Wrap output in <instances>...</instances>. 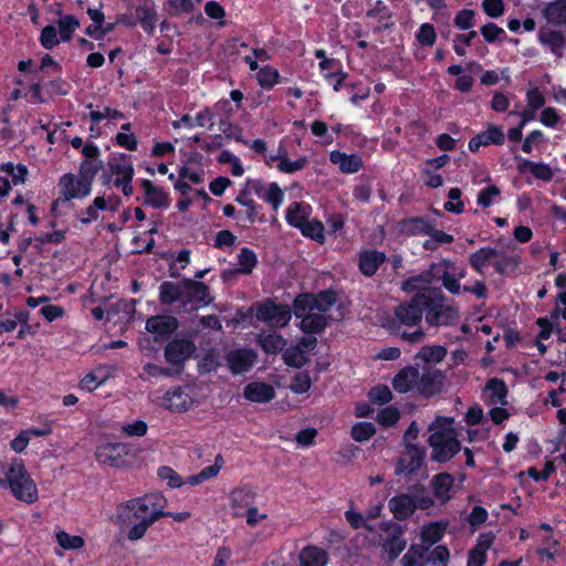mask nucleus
<instances>
[{"mask_svg":"<svg viewBox=\"0 0 566 566\" xmlns=\"http://www.w3.org/2000/svg\"><path fill=\"white\" fill-rule=\"evenodd\" d=\"M514 158L520 160L517 164V170L520 174H525L530 170V172L538 180L547 182L553 179L554 171L548 164L535 163L526 158H521L520 156H515Z\"/></svg>","mask_w":566,"mask_h":566,"instance_id":"nucleus-30","label":"nucleus"},{"mask_svg":"<svg viewBox=\"0 0 566 566\" xmlns=\"http://www.w3.org/2000/svg\"><path fill=\"white\" fill-rule=\"evenodd\" d=\"M108 171L114 176V182L124 181V179H134L135 170L133 166V156L126 153H113L107 161Z\"/></svg>","mask_w":566,"mask_h":566,"instance_id":"nucleus-18","label":"nucleus"},{"mask_svg":"<svg viewBox=\"0 0 566 566\" xmlns=\"http://www.w3.org/2000/svg\"><path fill=\"white\" fill-rule=\"evenodd\" d=\"M462 191L458 187L450 188L448 192V201L443 208L446 211L454 214H461L464 211V202L461 201Z\"/></svg>","mask_w":566,"mask_h":566,"instance_id":"nucleus-58","label":"nucleus"},{"mask_svg":"<svg viewBox=\"0 0 566 566\" xmlns=\"http://www.w3.org/2000/svg\"><path fill=\"white\" fill-rule=\"evenodd\" d=\"M505 143V135L501 126L490 124L486 130L476 134L469 140V150L472 153L479 151L481 147L496 145L501 146Z\"/></svg>","mask_w":566,"mask_h":566,"instance_id":"nucleus-23","label":"nucleus"},{"mask_svg":"<svg viewBox=\"0 0 566 566\" xmlns=\"http://www.w3.org/2000/svg\"><path fill=\"white\" fill-rule=\"evenodd\" d=\"M56 541L59 545L64 549H80L84 546L85 541L82 536L70 535L65 531H60L56 534Z\"/></svg>","mask_w":566,"mask_h":566,"instance_id":"nucleus-60","label":"nucleus"},{"mask_svg":"<svg viewBox=\"0 0 566 566\" xmlns=\"http://www.w3.org/2000/svg\"><path fill=\"white\" fill-rule=\"evenodd\" d=\"M145 327L151 334L166 337L178 329L179 323L172 315H155L146 321Z\"/></svg>","mask_w":566,"mask_h":566,"instance_id":"nucleus-26","label":"nucleus"},{"mask_svg":"<svg viewBox=\"0 0 566 566\" xmlns=\"http://www.w3.org/2000/svg\"><path fill=\"white\" fill-rule=\"evenodd\" d=\"M446 295L439 287L424 289L422 310L426 323L432 327L451 326L459 318V311L452 305L444 304Z\"/></svg>","mask_w":566,"mask_h":566,"instance_id":"nucleus-3","label":"nucleus"},{"mask_svg":"<svg viewBox=\"0 0 566 566\" xmlns=\"http://www.w3.org/2000/svg\"><path fill=\"white\" fill-rule=\"evenodd\" d=\"M282 358L289 367L301 368L308 358L300 346H291L283 352Z\"/></svg>","mask_w":566,"mask_h":566,"instance_id":"nucleus-50","label":"nucleus"},{"mask_svg":"<svg viewBox=\"0 0 566 566\" xmlns=\"http://www.w3.org/2000/svg\"><path fill=\"white\" fill-rule=\"evenodd\" d=\"M214 297L210 293V287L201 281L184 277L182 304L186 312L197 311L207 307L213 302Z\"/></svg>","mask_w":566,"mask_h":566,"instance_id":"nucleus-8","label":"nucleus"},{"mask_svg":"<svg viewBox=\"0 0 566 566\" xmlns=\"http://www.w3.org/2000/svg\"><path fill=\"white\" fill-rule=\"evenodd\" d=\"M446 375L440 369L423 367L422 374L419 373L417 391L424 398H431L442 392Z\"/></svg>","mask_w":566,"mask_h":566,"instance_id":"nucleus-13","label":"nucleus"},{"mask_svg":"<svg viewBox=\"0 0 566 566\" xmlns=\"http://www.w3.org/2000/svg\"><path fill=\"white\" fill-rule=\"evenodd\" d=\"M480 32L488 43H495L497 41H503L507 38L504 29L499 27L494 22H488L481 27Z\"/></svg>","mask_w":566,"mask_h":566,"instance_id":"nucleus-57","label":"nucleus"},{"mask_svg":"<svg viewBox=\"0 0 566 566\" xmlns=\"http://www.w3.org/2000/svg\"><path fill=\"white\" fill-rule=\"evenodd\" d=\"M376 433V427L373 422L360 421L350 429L352 439L356 442H365Z\"/></svg>","mask_w":566,"mask_h":566,"instance_id":"nucleus-52","label":"nucleus"},{"mask_svg":"<svg viewBox=\"0 0 566 566\" xmlns=\"http://www.w3.org/2000/svg\"><path fill=\"white\" fill-rule=\"evenodd\" d=\"M447 356V348L442 345H424L418 352L416 358L424 364H438Z\"/></svg>","mask_w":566,"mask_h":566,"instance_id":"nucleus-42","label":"nucleus"},{"mask_svg":"<svg viewBox=\"0 0 566 566\" xmlns=\"http://www.w3.org/2000/svg\"><path fill=\"white\" fill-rule=\"evenodd\" d=\"M135 17L136 21L147 34H154L157 22V12L154 7L147 3L137 6Z\"/></svg>","mask_w":566,"mask_h":566,"instance_id":"nucleus-34","label":"nucleus"},{"mask_svg":"<svg viewBox=\"0 0 566 566\" xmlns=\"http://www.w3.org/2000/svg\"><path fill=\"white\" fill-rule=\"evenodd\" d=\"M538 41L542 45L547 46L557 57L563 56L565 36L560 31L541 28Z\"/></svg>","mask_w":566,"mask_h":566,"instance_id":"nucleus-31","label":"nucleus"},{"mask_svg":"<svg viewBox=\"0 0 566 566\" xmlns=\"http://www.w3.org/2000/svg\"><path fill=\"white\" fill-rule=\"evenodd\" d=\"M412 493H399L388 501V506L397 521L410 518L417 510L428 511L434 506V500L428 495L421 483L411 486Z\"/></svg>","mask_w":566,"mask_h":566,"instance_id":"nucleus-2","label":"nucleus"},{"mask_svg":"<svg viewBox=\"0 0 566 566\" xmlns=\"http://www.w3.org/2000/svg\"><path fill=\"white\" fill-rule=\"evenodd\" d=\"M386 261L387 255L385 252L376 249H363L358 253L357 265L364 276L371 277Z\"/></svg>","mask_w":566,"mask_h":566,"instance_id":"nucleus-22","label":"nucleus"},{"mask_svg":"<svg viewBox=\"0 0 566 566\" xmlns=\"http://www.w3.org/2000/svg\"><path fill=\"white\" fill-rule=\"evenodd\" d=\"M59 35L61 42L71 41L74 31L80 27V21L75 15L66 14L57 20Z\"/></svg>","mask_w":566,"mask_h":566,"instance_id":"nucleus-47","label":"nucleus"},{"mask_svg":"<svg viewBox=\"0 0 566 566\" xmlns=\"http://www.w3.org/2000/svg\"><path fill=\"white\" fill-rule=\"evenodd\" d=\"M169 275L174 279H180L179 282L164 281L159 285V302L163 305H174L177 302L182 304V289H184V277L175 266L169 268Z\"/></svg>","mask_w":566,"mask_h":566,"instance_id":"nucleus-19","label":"nucleus"},{"mask_svg":"<svg viewBox=\"0 0 566 566\" xmlns=\"http://www.w3.org/2000/svg\"><path fill=\"white\" fill-rule=\"evenodd\" d=\"M283 157L281 158V161L277 164V170L284 174H294L296 171H300L306 167L308 164V159L306 156H302L297 158L296 160H290L286 156V149H283Z\"/></svg>","mask_w":566,"mask_h":566,"instance_id":"nucleus-53","label":"nucleus"},{"mask_svg":"<svg viewBox=\"0 0 566 566\" xmlns=\"http://www.w3.org/2000/svg\"><path fill=\"white\" fill-rule=\"evenodd\" d=\"M244 208H247V211L242 214L241 221H248L251 224L255 222L264 223L266 221L265 214L262 212V206L255 200H251Z\"/></svg>","mask_w":566,"mask_h":566,"instance_id":"nucleus-59","label":"nucleus"},{"mask_svg":"<svg viewBox=\"0 0 566 566\" xmlns=\"http://www.w3.org/2000/svg\"><path fill=\"white\" fill-rule=\"evenodd\" d=\"M450 552L446 545H437L432 551H428L426 556V563L431 566H439L446 564L449 560Z\"/></svg>","mask_w":566,"mask_h":566,"instance_id":"nucleus-63","label":"nucleus"},{"mask_svg":"<svg viewBox=\"0 0 566 566\" xmlns=\"http://www.w3.org/2000/svg\"><path fill=\"white\" fill-rule=\"evenodd\" d=\"M314 293L304 292L295 296L292 313L296 318L314 311Z\"/></svg>","mask_w":566,"mask_h":566,"instance_id":"nucleus-46","label":"nucleus"},{"mask_svg":"<svg viewBox=\"0 0 566 566\" xmlns=\"http://www.w3.org/2000/svg\"><path fill=\"white\" fill-rule=\"evenodd\" d=\"M428 546L422 544H412L408 552L402 557L403 566H418L420 563H426Z\"/></svg>","mask_w":566,"mask_h":566,"instance_id":"nucleus-49","label":"nucleus"},{"mask_svg":"<svg viewBox=\"0 0 566 566\" xmlns=\"http://www.w3.org/2000/svg\"><path fill=\"white\" fill-rule=\"evenodd\" d=\"M457 430H434L428 438L431 447V460L438 463L449 462L461 451V442L458 440Z\"/></svg>","mask_w":566,"mask_h":566,"instance_id":"nucleus-5","label":"nucleus"},{"mask_svg":"<svg viewBox=\"0 0 566 566\" xmlns=\"http://www.w3.org/2000/svg\"><path fill=\"white\" fill-rule=\"evenodd\" d=\"M400 419V411L395 406H388L377 413V422L386 428L395 426Z\"/></svg>","mask_w":566,"mask_h":566,"instance_id":"nucleus-62","label":"nucleus"},{"mask_svg":"<svg viewBox=\"0 0 566 566\" xmlns=\"http://www.w3.org/2000/svg\"><path fill=\"white\" fill-rule=\"evenodd\" d=\"M379 528L387 534L382 551L387 554L388 560L394 562L406 548V541L402 538L403 530L400 524L394 521L381 522Z\"/></svg>","mask_w":566,"mask_h":566,"instance_id":"nucleus-10","label":"nucleus"},{"mask_svg":"<svg viewBox=\"0 0 566 566\" xmlns=\"http://www.w3.org/2000/svg\"><path fill=\"white\" fill-rule=\"evenodd\" d=\"M328 317L322 313H307L300 317V328L303 333L315 335L322 333L328 325Z\"/></svg>","mask_w":566,"mask_h":566,"instance_id":"nucleus-33","label":"nucleus"},{"mask_svg":"<svg viewBox=\"0 0 566 566\" xmlns=\"http://www.w3.org/2000/svg\"><path fill=\"white\" fill-rule=\"evenodd\" d=\"M543 15L552 25L566 24V0H555L545 6Z\"/></svg>","mask_w":566,"mask_h":566,"instance_id":"nucleus-35","label":"nucleus"},{"mask_svg":"<svg viewBox=\"0 0 566 566\" xmlns=\"http://www.w3.org/2000/svg\"><path fill=\"white\" fill-rule=\"evenodd\" d=\"M327 560V553L317 546L308 545L300 553L301 566H325Z\"/></svg>","mask_w":566,"mask_h":566,"instance_id":"nucleus-36","label":"nucleus"},{"mask_svg":"<svg viewBox=\"0 0 566 566\" xmlns=\"http://www.w3.org/2000/svg\"><path fill=\"white\" fill-rule=\"evenodd\" d=\"M494 259L492 266L494 271L502 276H509L514 273L520 264V258L517 255H509L503 251Z\"/></svg>","mask_w":566,"mask_h":566,"instance_id":"nucleus-37","label":"nucleus"},{"mask_svg":"<svg viewBox=\"0 0 566 566\" xmlns=\"http://www.w3.org/2000/svg\"><path fill=\"white\" fill-rule=\"evenodd\" d=\"M432 220L427 216L408 217L399 222L400 231L408 235H428L431 232Z\"/></svg>","mask_w":566,"mask_h":566,"instance_id":"nucleus-29","label":"nucleus"},{"mask_svg":"<svg viewBox=\"0 0 566 566\" xmlns=\"http://www.w3.org/2000/svg\"><path fill=\"white\" fill-rule=\"evenodd\" d=\"M298 230L306 238H310L317 242L324 241V226L321 221L316 219L306 220Z\"/></svg>","mask_w":566,"mask_h":566,"instance_id":"nucleus-55","label":"nucleus"},{"mask_svg":"<svg viewBox=\"0 0 566 566\" xmlns=\"http://www.w3.org/2000/svg\"><path fill=\"white\" fill-rule=\"evenodd\" d=\"M338 294L333 289H327L314 293V307L321 313L328 312L337 302Z\"/></svg>","mask_w":566,"mask_h":566,"instance_id":"nucleus-45","label":"nucleus"},{"mask_svg":"<svg viewBox=\"0 0 566 566\" xmlns=\"http://www.w3.org/2000/svg\"><path fill=\"white\" fill-rule=\"evenodd\" d=\"M245 184L250 188L252 195L270 203L272 209L276 211L284 200V192L277 182H271L265 187L263 179L247 178Z\"/></svg>","mask_w":566,"mask_h":566,"instance_id":"nucleus-12","label":"nucleus"},{"mask_svg":"<svg viewBox=\"0 0 566 566\" xmlns=\"http://www.w3.org/2000/svg\"><path fill=\"white\" fill-rule=\"evenodd\" d=\"M243 397L251 402L264 403L275 397V390L264 381H252L244 387Z\"/></svg>","mask_w":566,"mask_h":566,"instance_id":"nucleus-28","label":"nucleus"},{"mask_svg":"<svg viewBox=\"0 0 566 566\" xmlns=\"http://www.w3.org/2000/svg\"><path fill=\"white\" fill-rule=\"evenodd\" d=\"M0 486H8L12 495L28 504L38 501V488L22 460H14L8 471L6 472L4 479H0Z\"/></svg>","mask_w":566,"mask_h":566,"instance_id":"nucleus-4","label":"nucleus"},{"mask_svg":"<svg viewBox=\"0 0 566 566\" xmlns=\"http://www.w3.org/2000/svg\"><path fill=\"white\" fill-rule=\"evenodd\" d=\"M501 254L500 250L492 247H482L469 255V265L479 274H484V268L492 264V260Z\"/></svg>","mask_w":566,"mask_h":566,"instance_id":"nucleus-32","label":"nucleus"},{"mask_svg":"<svg viewBox=\"0 0 566 566\" xmlns=\"http://www.w3.org/2000/svg\"><path fill=\"white\" fill-rule=\"evenodd\" d=\"M329 160L334 165H338L339 170L343 174H356L363 166L364 161L358 154H346L340 150H332L329 154Z\"/></svg>","mask_w":566,"mask_h":566,"instance_id":"nucleus-27","label":"nucleus"},{"mask_svg":"<svg viewBox=\"0 0 566 566\" xmlns=\"http://www.w3.org/2000/svg\"><path fill=\"white\" fill-rule=\"evenodd\" d=\"M258 84L264 90H272L276 84L283 82L280 72L271 65H263L256 73Z\"/></svg>","mask_w":566,"mask_h":566,"instance_id":"nucleus-41","label":"nucleus"},{"mask_svg":"<svg viewBox=\"0 0 566 566\" xmlns=\"http://www.w3.org/2000/svg\"><path fill=\"white\" fill-rule=\"evenodd\" d=\"M139 185L144 190L143 206L154 209H166L170 206L169 193L149 179H140Z\"/></svg>","mask_w":566,"mask_h":566,"instance_id":"nucleus-21","label":"nucleus"},{"mask_svg":"<svg viewBox=\"0 0 566 566\" xmlns=\"http://www.w3.org/2000/svg\"><path fill=\"white\" fill-rule=\"evenodd\" d=\"M164 514L165 511L158 509L148 496L130 499L116 509L117 522L129 527L127 538L132 542L142 539L147 530L164 517Z\"/></svg>","mask_w":566,"mask_h":566,"instance_id":"nucleus-1","label":"nucleus"},{"mask_svg":"<svg viewBox=\"0 0 566 566\" xmlns=\"http://www.w3.org/2000/svg\"><path fill=\"white\" fill-rule=\"evenodd\" d=\"M83 179L77 177L76 175L72 172L64 174L60 180H59V187H60V199L62 201L67 202L73 199H84L88 197L92 192V185H88V188L86 190V187H82Z\"/></svg>","mask_w":566,"mask_h":566,"instance_id":"nucleus-17","label":"nucleus"},{"mask_svg":"<svg viewBox=\"0 0 566 566\" xmlns=\"http://www.w3.org/2000/svg\"><path fill=\"white\" fill-rule=\"evenodd\" d=\"M426 451L418 444H407L405 451L398 460L395 473L400 475H411L420 470L424 462Z\"/></svg>","mask_w":566,"mask_h":566,"instance_id":"nucleus-15","label":"nucleus"},{"mask_svg":"<svg viewBox=\"0 0 566 566\" xmlns=\"http://www.w3.org/2000/svg\"><path fill=\"white\" fill-rule=\"evenodd\" d=\"M370 402L382 406L392 399V394L387 385L374 386L368 392Z\"/></svg>","mask_w":566,"mask_h":566,"instance_id":"nucleus-61","label":"nucleus"},{"mask_svg":"<svg viewBox=\"0 0 566 566\" xmlns=\"http://www.w3.org/2000/svg\"><path fill=\"white\" fill-rule=\"evenodd\" d=\"M485 389L491 392L492 401H500L505 403L504 399L507 396V386L501 378L493 377L486 381Z\"/></svg>","mask_w":566,"mask_h":566,"instance_id":"nucleus-54","label":"nucleus"},{"mask_svg":"<svg viewBox=\"0 0 566 566\" xmlns=\"http://www.w3.org/2000/svg\"><path fill=\"white\" fill-rule=\"evenodd\" d=\"M430 488L434 499L440 505L448 504L454 496V476L449 472L434 474L430 481Z\"/></svg>","mask_w":566,"mask_h":566,"instance_id":"nucleus-20","label":"nucleus"},{"mask_svg":"<svg viewBox=\"0 0 566 566\" xmlns=\"http://www.w3.org/2000/svg\"><path fill=\"white\" fill-rule=\"evenodd\" d=\"M98 463L120 469L130 465L135 459L132 446L123 442L99 444L95 451Z\"/></svg>","mask_w":566,"mask_h":566,"instance_id":"nucleus-6","label":"nucleus"},{"mask_svg":"<svg viewBox=\"0 0 566 566\" xmlns=\"http://www.w3.org/2000/svg\"><path fill=\"white\" fill-rule=\"evenodd\" d=\"M451 271H457L455 262L449 259H442L439 263L430 265V273L432 279L441 280L443 287L452 295H459L463 287L460 284L459 277L451 274Z\"/></svg>","mask_w":566,"mask_h":566,"instance_id":"nucleus-11","label":"nucleus"},{"mask_svg":"<svg viewBox=\"0 0 566 566\" xmlns=\"http://www.w3.org/2000/svg\"><path fill=\"white\" fill-rule=\"evenodd\" d=\"M238 266L235 271L242 275H249L258 265V255L251 248L244 247L238 253Z\"/></svg>","mask_w":566,"mask_h":566,"instance_id":"nucleus-39","label":"nucleus"},{"mask_svg":"<svg viewBox=\"0 0 566 566\" xmlns=\"http://www.w3.org/2000/svg\"><path fill=\"white\" fill-rule=\"evenodd\" d=\"M475 11L472 9H461L455 13L453 18V24L461 31H471L475 25Z\"/></svg>","mask_w":566,"mask_h":566,"instance_id":"nucleus-56","label":"nucleus"},{"mask_svg":"<svg viewBox=\"0 0 566 566\" xmlns=\"http://www.w3.org/2000/svg\"><path fill=\"white\" fill-rule=\"evenodd\" d=\"M424 302V289L416 293L410 301L400 303L395 308V317L390 324L392 331L405 326H419L423 314L422 303Z\"/></svg>","mask_w":566,"mask_h":566,"instance_id":"nucleus-7","label":"nucleus"},{"mask_svg":"<svg viewBox=\"0 0 566 566\" xmlns=\"http://www.w3.org/2000/svg\"><path fill=\"white\" fill-rule=\"evenodd\" d=\"M430 269L421 274L410 276L402 282V290L407 293H418L422 289L428 287L427 284L431 282Z\"/></svg>","mask_w":566,"mask_h":566,"instance_id":"nucleus-48","label":"nucleus"},{"mask_svg":"<svg viewBox=\"0 0 566 566\" xmlns=\"http://www.w3.org/2000/svg\"><path fill=\"white\" fill-rule=\"evenodd\" d=\"M258 343L264 353L273 355L282 352L286 346V339L275 332L260 335Z\"/></svg>","mask_w":566,"mask_h":566,"instance_id":"nucleus-38","label":"nucleus"},{"mask_svg":"<svg viewBox=\"0 0 566 566\" xmlns=\"http://www.w3.org/2000/svg\"><path fill=\"white\" fill-rule=\"evenodd\" d=\"M103 169L102 160H82L78 168V175L83 179L82 187L88 188V185L93 186L94 179L99 170Z\"/></svg>","mask_w":566,"mask_h":566,"instance_id":"nucleus-40","label":"nucleus"},{"mask_svg":"<svg viewBox=\"0 0 566 566\" xmlns=\"http://www.w3.org/2000/svg\"><path fill=\"white\" fill-rule=\"evenodd\" d=\"M224 359L232 375H242L254 366L256 353L252 348L232 349L226 354Z\"/></svg>","mask_w":566,"mask_h":566,"instance_id":"nucleus-16","label":"nucleus"},{"mask_svg":"<svg viewBox=\"0 0 566 566\" xmlns=\"http://www.w3.org/2000/svg\"><path fill=\"white\" fill-rule=\"evenodd\" d=\"M418 380L419 368L417 366H406L396 374L391 385L396 392L407 394L413 389L417 390Z\"/></svg>","mask_w":566,"mask_h":566,"instance_id":"nucleus-25","label":"nucleus"},{"mask_svg":"<svg viewBox=\"0 0 566 566\" xmlns=\"http://www.w3.org/2000/svg\"><path fill=\"white\" fill-rule=\"evenodd\" d=\"M159 405L172 412H185L192 405V399L180 386H177L165 392Z\"/></svg>","mask_w":566,"mask_h":566,"instance_id":"nucleus-24","label":"nucleus"},{"mask_svg":"<svg viewBox=\"0 0 566 566\" xmlns=\"http://www.w3.org/2000/svg\"><path fill=\"white\" fill-rule=\"evenodd\" d=\"M231 505L239 509H249L254 501V494L247 488H237L230 494Z\"/></svg>","mask_w":566,"mask_h":566,"instance_id":"nucleus-51","label":"nucleus"},{"mask_svg":"<svg viewBox=\"0 0 566 566\" xmlns=\"http://www.w3.org/2000/svg\"><path fill=\"white\" fill-rule=\"evenodd\" d=\"M312 380L307 371H301L294 375L291 380L290 389L297 395L307 392L311 389Z\"/></svg>","mask_w":566,"mask_h":566,"instance_id":"nucleus-64","label":"nucleus"},{"mask_svg":"<svg viewBox=\"0 0 566 566\" xmlns=\"http://www.w3.org/2000/svg\"><path fill=\"white\" fill-rule=\"evenodd\" d=\"M285 219L291 227L300 229L308 220V213L302 202L295 201L287 207Z\"/></svg>","mask_w":566,"mask_h":566,"instance_id":"nucleus-44","label":"nucleus"},{"mask_svg":"<svg viewBox=\"0 0 566 566\" xmlns=\"http://www.w3.org/2000/svg\"><path fill=\"white\" fill-rule=\"evenodd\" d=\"M196 350V344L190 338H175L165 346V359L172 366L182 367L185 361Z\"/></svg>","mask_w":566,"mask_h":566,"instance_id":"nucleus-14","label":"nucleus"},{"mask_svg":"<svg viewBox=\"0 0 566 566\" xmlns=\"http://www.w3.org/2000/svg\"><path fill=\"white\" fill-rule=\"evenodd\" d=\"M256 318L275 327H285L292 318V308L287 304H276L272 298L260 302L256 306Z\"/></svg>","mask_w":566,"mask_h":566,"instance_id":"nucleus-9","label":"nucleus"},{"mask_svg":"<svg viewBox=\"0 0 566 566\" xmlns=\"http://www.w3.org/2000/svg\"><path fill=\"white\" fill-rule=\"evenodd\" d=\"M444 535V526L438 522L424 525L420 533L421 544L428 546V549L441 541Z\"/></svg>","mask_w":566,"mask_h":566,"instance_id":"nucleus-43","label":"nucleus"}]
</instances>
